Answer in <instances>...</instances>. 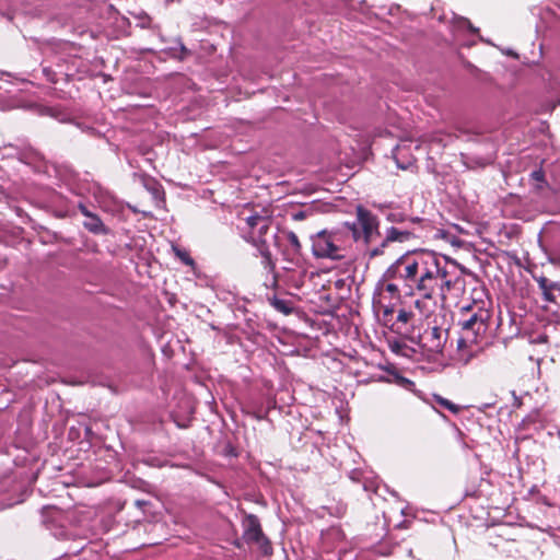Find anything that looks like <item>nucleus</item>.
<instances>
[{
	"instance_id": "1",
	"label": "nucleus",
	"mask_w": 560,
	"mask_h": 560,
	"mask_svg": "<svg viewBox=\"0 0 560 560\" xmlns=\"http://www.w3.org/2000/svg\"><path fill=\"white\" fill-rule=\"evenodd\" d=\"M448 265L457 267L455 260L431 249L407 250L388 266L381 281H399L427 300L436 295L444 299L454 285Z\"/></svg>"
},
{
	"instance_id": "2",
	"label": "nucleus",
	"mask_w": 560,
	"mask_h": 560,
	"mask_svg": "<svg viewBox=\"0 0 560 560\" xmlns=\"http://www.w3.org/2000/svg\"><path fill=\"white\" fill-rule=\"evenodd\" d=\"M355 213L357 220L345 222L343 228L347 233L351 234L354 242H363L366 246H370L376 237H381L380 220L362 205L355 207Z\"/></svg>"
},
{
	"instance_id": "3",
	"label": "nucleus",
	"mask_w": 560,
	"mask_h": 560,
	"mask_svg": "<svg viewBox=\"0 0 560 560\" xmlns=\"http://www.w3.org/2000/svg\"><path fill=\"white\" fill-rule=\"evenodd\" d=\"M491 313L488 308L474 304L462 308V315L458 320V326L464 334L468 337L478 338L486 334Z\"/></svg>"
},
{
	"instance_id": "4",
	"label": "nucleus",
	"mask_w": 560,
	"mask_h": 560,
	"mask_svg": "<svg viewBox=\"0 0 560 560\" xmlns=\"http://www.w3.org/2000/svg\"><path fill=\"white\" fill-rule=\"evenodd\" d=\"M342 237L341 230L328 232L327 230L319 231L316 235L312 236V253L316 258H330L334 260H341L345 258L343 248L340 245Z\"/></svg>"
},
{
	"instance_id": "5",
	"label": "nucleus",
	"mask_w": 560,
	"mask_h": 560,
	"mask_svg": "<svg viewBox=\"0 0 560 560\" xmlns=\"http://www.w3.org/2000/svg\"><path fill=\"white\" fill-rule=\"evenodd\" d=\"M242 528L243 540L247 545H255L264 557L273 553L271 540L265 535L260 520L257 515L243 511Z\"/></svg>"
},
{
	"instance_id": "6",
	"label": "nucleus",
	"mask_w": 560,
	"mask_h": 560,
	"mask_svg": "<svg viewBox=\"0 0 560 560\" xmlns=\"http://www.w3.org/2000/svg\"><path fill=\"white\" fill-rule=\"evenodd\" d=\"M411 342L419 346L423 351L432 354L443 352L448 339V330L439 326H428L417 337L409 338Z\"/></svg>"
},
{
	"instance_id": "7",
	"label": "nucleus",
	"mask_w": 560,
	"mask_h": 560,
	"mask_svg": "<svg viewBox=\"0 0 560 560\" xmlns=\"http://www.w3.org/2000/svg\"><path fill=\"white\" fill-rule=\"evenodd\" d=\"M260 222L261 223L257 229L254 232H250L249 236L245 237V240L257 248L262 258L264 267L269 271H272L276 265L267 240V234L271 228V220L266 217L264 220H260Z\"/></svg>"
},
{
	"instance_id": "8",
	"label": "nucleus",
	"mask_w": 560,
	"mask_h": 560,
	"mask_svg": "<svg viewBox=\"0 0 560 560\" xmlns=\"http://www.w3.org/2000/svg\"><path fill=\"white\" fill-rule=\"evenodd\" d=\"M415 237L413 232L410 230H401L396 226H389L385 230L384 235L381 242L377 245L368 246V256L369 258H375L378 256H383L386 253V249L393 243H406Z\"/></svg>"
},
{
	"instance_id": "9",
	"label": "nucleus",
	"mask_w": 560,
	"mask_h": 560,
	"mask_svg": "<svg viewBox=\"0 0 560 560\" xmlns=\"http://www.w3.org/2000/svg\"><path fill=\"white\" fill-rule=\"evenodd\" d=\"M47 208L57 218L75 215V201L58 191H50L47 196Z\"/></svg>"
},
{
	"instance_id": "10",
	"label": "nucleus",
	"mask_w": 560,
	"mask_h": 560,
	"mask_svg": "<svg viewBox=\"0 0 560 560\" xmlns=\"http://www.w3.org/2000/svg\"><path fill=\"white\" fill-rule=\"evenodd\" d=\"M16 158L36 172L40 171L44 165V156L32 147L16 148Z\"/></svg>"
},
{
	"instance_id": "11",
	"label": "nucleus",
	"mask_w": 560,
	"mask_h": 560,
	"mask_svg": "<svg viewBox=\"0 0 560 560\" xmlns=\"http://www.w3.org/2000/svg\"><path fill=\"white\" fill-rule=\"evenodd\" d=\"M269 304L283 315H291L298 312V306L293 299L288 295L272 294L268 296Z\"/></svg>"
},
{
	"instance_id": "12",
	"label": "nucleus",
	"mask_w": 560,
	"mask_h": 560,
	"mask_svg": "<svg viewBox=\"0 0 560 560\" xmlns=\"http://www.w3.org/2000/svg\"><path fill=\"white\" fill-rule=\"evenodd\" d=\"M161 51L167 57L179 61L185 60L190 55V50L184 45L179 37L174 38L171 45L164 47Z\"/></svg>"
},
{
	"instance_id": "13",
	"label": "nucleus",
	"mask_w": 560,
	"mask_h": 560,
	"mask_svg": "<svg viewBox=\"0 0 560 560\" xmlns=\"http://www.w3.org/2000/svg\"><path fill=\"white\" fill-rule=\"evenodd\" d=\"M535 281L538 284L539 290L541 291L542 300L547 302V304H553L560 301V296L557 291L552 289V280L548 279L545 276L534 277Z\"/></svg>"
},
{
	"instance_id": "14",
	"label": "nucleus",
	"mask_w": 560,
	"mask_h": 560,
	"mask_svg": "<svg viewBox=\"0 0 560 560\" xmlns=\"http://www.w3.org/2000/svg\"><path fill=\"white\" fill-rule=\"evenodd\" d=\"M83 226L90 233L95 235H107L110 233V230L103 223L96 213L88 215V218L83 221Z\"/></svg>"
},
{
	"instance_id": "15",
	"label": "nucleus",
	"mask_w": 560,
	"mask_h": 560,
	"mask_svg": "<svg viewBox=\"0 0 560 560\" xmlns=\"http://www.w3.org/2000/svg\"><path fill=\"white\" fill-rule=\"evenodd\" d=\"M387 382L388 383H393L397 386H399L400 388H404L408 392H411V393H415L416 394V384L413 381L405 377L404 375H401L398 371H389L388 373V377H387Z\"/></svg>"
},
{
	"instance_id": "16",
	"label": "nucleus",
	"mask_w": 560,
	"mask_h": 560,
	"mask_svg": "<svg viewBox=\"0 0 560 560\" xmlns=\"http://www.w3.org/2000/svg\"><path fill=\"white\" fill-rule=\"evenodd\" d=\"M529 183L536 190L542 189L547 185L544 171L537 168L530 172Z\"/></svg>"
},
{
	"instance_id": "17",
	"label": "nucleus",
	"mask_w": 560,
	"mask_h": 560,
	"mask_svg": "<svg viewBox=\"0 0 560 560\" xmlns=\"http://www.w3.org/2000/svg\"><path fill=\"white\" fill-rule=\"evenodd\" d=\"M544 311L547 313L550 322L560 324V301L553 304L544 305Z\"/></svg>"
},
{
	"instance_id": "18",
	"label": "nucleus",
	"mask_w": 560,
	"mask_h": 560,
	"mask_svg": "<svg viewBox=\"0 0 560 560\" xmlns=\"http://www.w3.org/2000/svg\"><path fill=\"white\" fill-rule=\"evenodd\" d=\"M413 314L411 311H407L405 308H400L397 314L396 322L394 323V326H396L397 331L402 334L401 326H406L409 320L412 318Z\"/></svg>"
},
{
	"instance_id": "19",
	"label": "nucleus",
	"mask_w": 560,
	"mask_h": 560,
	"mask_svg": "<svg viewBox=\"0 0 560 560\" xmlns=\"http://www.w3.org/2000/svg\"><path fill=\"white\" fill-rule=\"evenodd\" d=\"M433 399L434 401L440 405L441 407L447 409L448 411H451L453 415H457L462 407L454 404L453 401L442 397L441 395H438V394H434L433 395Z\"/></svg>"
},
{
	"instance_id": "20",
	"label": "nucleus",
	"mask_w": 560,
	"mask_h": 560,
	"mask_svg": "<svg viewBox=\"0 0 560 560\" xmlns=\"http://www.w3.org/2000/svg\"><path fill=\"white\" fill-rule=\"evenodd\" d=\"M270 407L264 409L261 406L249 405L246 407L245 412L257 420L267 418Z\"/></svg>"
},
{
	"instance_id": "21",
	"label": "nucleus",
	"mask_w": 560,
	"mask_h": 560,
	"mask_svg": "<svg viewBox=\"0 0 560 560\" xmlns=\"http://www.w3.org/2000/svg\"><path fill=\"white\" fill-rule=\"evenodd\" d=\"M283 234L285 235L287 241L289 242L290 246L292 247L293 254L300 255L302 246H301L298 235L293 231H284Z\"/></svg>"
},
{
	"instance_id": "22",
	"label": "nucleus",
	"mask_w": 560,
	"mask_h": 560,
	"mask_svg": "<svg viewBox=\"0 0 560 560\" xmlns=\"http://www.w3.org/2000/svg\"><path fill=\"white\" fill-rule=\"evenodd\" d=\"M454 20L458 27H467L472 34H477L479 32V28L475 27L470 21L464 16H455Z\"/></svg>"
},
{
	"instance_id": "23",
	"label": "nucleus",
	"mask_w": 560,
	"mask_h": 560,
	"mask_svg": "<svg viewBox=\"0 0 560 560\" xmlns=\"http://www.w3.org/2000/svg\"><path fill=\"white\" fill-rule=\"evenodd\" d=\"M382 281L380 280V283ZM387 283L384 285V290L390 294L392 298L400 296L399 285L395 281H386Z\"/></svg>"
},
{
	"instance_id": "24",
	"label": "nucleus",
	"mask_w": 560,
	"mask_h": 560,
	"mask_svg": "<svg viewBox=\"0 0 560 560\" xmlns=\"http://www.w3.org/2000/svg\"><path fill=\"white\" fill-rule=\"evenodd\" d=\"M176 256L180 259V261L186 266H192L195 264L194 259L190 257V255L179 248H175Z\"/></svg>"
},
{
	"instance_id": "25",
	"label": "nucleus",
	"mask_w": 560,
	"mask_h": 560,
	"mask_svg": "<svg viewBox=\"0 0 560 560\" xmlns=\"http://www.w3.org/2000/svg\"><path fill=\"white\" fill-rule=\"evenodd\" d=\"M386 220L390 223H402L407 221V215L402 212H388L386 214Z\"/></svg>"
},
{
	"instance_id": "26",
	"label": "nucleus",
	"mask_w": 560,
	"mask_h": 560,
	"mask_svg": "<svg viewBox=\"0 0 560 560\" xmlns=\"http://www.w3.org/2000/svg\"><path fill=\"white\" fill-rule=\"evenodd\" d=\"M266 217L259 214H252L246 218V223L248 228H250L252 232H254L257 226L261 223L260 220H264Z\"/></svg>"
},
{
	"instance_id": "27",
	"label": "nucleus",
	"mask_w": 560,
	"mask_h": 560,
	"mask_svg": "<svg viewBox=\"0 0 560 560\" xmlns=\"http://www.w3.org/2000/svg\"><path fill=\"white\" fill-rule=\"evenodd\" d=\"M477 339L472 338V337H468L467 334H464L462 331L460 334V337L458 338L457 340V348L460 350V349H464L468 346V343H477Z\"/></svg>"
},
{
	"instance_id": "28",
	"label": "nucleus",
	"mask_w": 560,
	"mask_h": 560,
	"mask_svg": "<svg viewBox=\"0 0 560 560\" xmlns=\"http://www.w3.org/2000/svg\"><path fill=\"white\" fill-rule=\"evenodd\" d=\"M42 72L48 82H50V83L58 82V80H59L58 73L55 70H52L50 67H44L42 69Z\"/></svg>"
},
{
	"instance_id": "29",
	"label": "nucleus",
	"mask_w": 560,
	"mask_h": 560,
	"mask_svg": "<svg viewBox=\"0 0 560 560\" xmlns=\"http://www.w3.org/2000/svg\"><path fill=\"white\" fill-rule=\"evenodd\" d=\"M390 350L395 353H402L405 349V343L398 340H393L389 342Z\"/></svg>"
},
{
	"instance_id": "30",
	"label": "nucleus",
	"mask_w": 560,
	"mask_h": 560,
	"mask_svg": "<svg viewBox=\"0 0 560 560\" xmlns=\"http://www.w3.org/2000/svg\"><path fill=\"white\" fill-rule=\"evenodd\" d=\"M24 500H25V491L20 492V494H19V497H18V499H16V500H13V501H10V502L2 503L1 509L12 508V506H13V505H15V504H19V503L24 502Z\"/></svg>"
},
{
	"instance_id": "31",
	"label": "nucleus",
	"mask_w": 560,
	"mask_h": 560,
	"mask_svg": "<svg viewBox=\"0 0 560 560\" xmlns=\"http://www.w3.org/2000/svg\"><path fill=\"white\" fill-rule=\"evenodd\" d=\"M77 209L80 210V212L85 217V219L88 218V215L93 214V212L89 210V208L82 202V200L75 201V210Z\"/></svg>"
},
{
	"instance_id": "32",
	"label": "nucleus",
	"mask_w": 560,
	"mask_h": 560,
	"mask_svg": "<svg viewBox=\"0 0 560 560\" xmlns=\"http://www.w3.org/2000/svg\"><path fill=\"white\" fill-rule=\"evenodd\" d=\"M392 205H393V203H387V202H383V203H382V202H376V201H373V202L371 203V206H372L373 208L377 209V210H378V211H381V212H384L386 209L392 208Z\"/></svg>"
},
{
	"instance_id": "33",
	"label": "nucleus",
	"mask_w": 560,
	"mask_h": 560,
	"mask_svg": "<svg viewBox=\"0 0 560 560\" xmlns=\"http://www.w3.org/2000/svg\"><path fill=\"white\" fill-rule=\"evenodd\" d=\"M549 260L552 264H559L560 262V248L553 249L549 255Z\"/></svg>"
},
{
	"instance_id": "34",
	"label": "nucleus",
	"mask_w": 560,
	"mask_h": 560,
	"mask_svg": "<svg viewBox=\"0 0 560 560\" xmlns=\"http://www.w3.org/2000/svg\"><path fill=\"white\" fill-rule=\"evenodd\" d=\"M292 218L295 221H302L306 218V211H304V210L296 211L292 214Z\"/></svg>"
},
{
	"instance_id": "35",
	"label": "nucleus",
	"mask_w": 560,
	"mask_h": 560,
	"mask_svg": "<svg viewBox=\"0 0 560 560\" xmlns=\"http://www.w3.org/2000/svg\"><path fill=\"white\" fill-rule=\"evenodd\" d=\"M244 544H246L244 540H243V537L242 538H236L232 541V545L237 548V549H242Z\"/></svg>"
},
{
	"instance_id": "36",
	"label": "nucleus",
	"mask_w": 560,
	"mask_h": 560,
	"mask_svg": "<svg viewBox=\"0 0 560 560\" xmlns=\"http://www.w3.org/2000/svg\"><path fill=\"white\" fill-rule=\"evenodd\" d=\"M552 289H555L560 296V281H552Z\"/></svg>"
},
{
	"instance_id": "37",
	"label": "nucleus",
	"mask_w": 560,
	"mask_h": 560,
	"mask_svg": "<svg viewBox=\"0 0 560 560\" xmlns=\"http://www.w3.org/2000/svg\"><path fill=\"white\" fill-rule=\"evenodd\" d=\"M407 221H410V222H412V223H419V222H421V221H422V219H421V218H419V217H411V218H408V217H407Z\"/></svg>"
},
{
	"instance_id": "38",
	"label": "nucleus",
	"mask_w": 560,
	"mask_h": 560,
	"mask_svg": "<svg viewBox=\"0 0 560 560\" xmlns=\"http://www.w3.org/2000/svg\"><path fill=\"white\" fill-rule=\"evenodd\" d=\"M358 475H359V472H358L357 470H352V471L350 472V478H351L352 480H357V479H358Z\"/></svg>"
},
{
	"instance_id": "39",
	"label": "nucleus",
	"mask_w": 560,
	"mask_h": 560,
	"mask_svg": "<svg viewBox=\"0 0 560 560\" xmlns=\"http://www.w3.org/2000/svg\"><path fill=\"white\" fill-rule=\"evenodd\" d=\"M271 237L275 240V244L277 245L278 244V234L277 233H273L271 235Z\"/></svg>"
},
{
	"instance_id": "40",
	"label": "nucleus",
	"mask_w": 560,
	"mask_h": 560,
	"mask_svg": "<svg viewBox=\"0 0 560 560\" xmlns=\"http://www.w3.org/2000/svg\"><path fill=\"white\" fill-rule=\"evenodd\" d=\"M397 166L401 170H406L407 168V165H404V164H400L398 161H397Z\"/></svg>"
},
{
	"instance_id": "41",
	"label": "nucleus",
	"mask_w": 560,
	"mask_h": 560,
	"mask_svg": "<svg viewBox=\"0 0 560 560\" xmlns=\"http://www.w3.org/2000/svg\"><path fill=\"white\" fill-rule=\"evenodd\" d=\"M143 504H145V502H144V501H141V500H137V501H136V505H138V506H141V505H143Z\"/></svg>"
}]
</instances>
